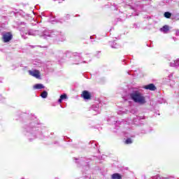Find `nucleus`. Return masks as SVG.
Listing matches in <instances>:
<instances>
[{
  "label": "nucleus",
  "mask_w": 179,
  "mask_h": 179,
  "mask_svg": "<svg viewBox=\"0 0 179 179\" xmlns=\"http://www.w3.org/2000/svg\"><path fill=\"white\" fill-rule=\"evenodd\" d=\"M45 87L43 84H36L34 85V89L36 90H41V89H45Z\"/></svg>",
  "instance_id": "obj_16"
},
{
  "label": "nucleus",
  "mask_w": 179,
  "mask_h": 179,
  "mask_svg": "<svg viewBox=\"0 0 179 179\" xmlns=\"http://www.w3.org/2000/svg\"><path fill=\"white\" fill-rule=\"evenodd\" d=\"M66 99H68V96H66V94H62L60 96V98L58 100V103H62V101L65 100Z\"/></svg>",
  "instance_id": "obj_15"
},
{
  "label": "nucleus",
  "mask_w": 179,
  "mask_h": 179,
  "mask_svg": "<svg viewBox=\"0 0 179 179\" xmlns=\"http://www.w3.org/2000/svg\"><path fill=\"white\" fill-rule=\"evenodd\" d=\"M25 34L26 36H40V31H35L33 29H30Z\"/></svg>",
  "instance_id": "obj_9"
},
{
  "label": "nucleus",
  "mask_w": 179,
  "mask_h": 179,
  "mask_svg": "<svg viewBox=\"0 0 179 179\" xmlns=\"http://www.w3.org/2000/svg\"><path fill=\"white\" fill-rule=\"evenodd\" d=\"M52 36H54L53 38H55V41L57 42H62L66 40V37H65V34L61 31H54L53 34H52Z\"/></svg>",
  "instance_id": "obj_3"
},
{
  "label": "nucleus",
  "mask_w": 179,
  "mask_h": 179,
  "mask_svg": "<svg viewBox=\"0 0 179 179\" xmlns=\"http://www.w3.org/2000/svg\"><path fill=\"white\" fill-rule=\"evenodd\" d=\"M54 1H57V0H54ZM59 1V3H61V2L65 1V0H58Z\"/></svg>",
  "instance_id": "obj_26"
},
{
  "label": "nucleus",
  "mask_w": 179,
  "mask_h": 179,
  "mask_svg": "<svg viewBox=\"0 0 179 179\" xmlns=\"http://www.w3.org/2000/svg\"><path fill=\"white\" fill-rule=\"evenodd\" d=\"M113 9H114V10H117V7L115 6Z\"/></svg>",
  "instance_id": "obj_30"
},
{
  "label": "nucleus",
  "mask_w": 179,
  "mask_h": 179,
  "mask_svg": "<svg viewBox=\"0 0 179 179\" xmlns=\"http://www.w3.org/2000/svg\"><path fill=\"white\" fill-rule=\"evenodd\" d=\"M3 40L4 43H8L12 40V34L9 32L6 33L3 35Z\"/></svg>",
  "instance_id": "obj_8"
},
{
  "label": "nucleus",
  "mask_w": 179,
  "mask_h": 179,
  "mask_svg": "<svg viewBox=\"0 0 179 179\" xmlns=\"http://www.w3.org/2000/svg\"><path fill=\"white\" fill-rule=\"evenodd\" d=\"M83 64H86V61H83Z\"/></svg>",
  "instance_id": "obj_31"
},
{
  "label": "nucleus",
  "mask_w": 179,
  "mask_h": 179,
  "mask_svg": "<svg viewBox=\"0 0 179 179\" xmlns=\"http://www.w3.org/2000/svg\"><path fill=\"white\" fill-rule=\"evenodd\" d=\"M28 73L31 76H33L36 79H41V76L40 74V71L38 70H29Z\"/></svg>",
  "instance_id": "obj_7"
},
{
  "label": "nucleus",
  "mask_w": 179,
  "mask_h": 179,
  "mask_svg": "<svg viewBox=\"0 0 179 179\" xmlns=\"http://www.w3.org/2000/svg\"><path fill=\"white\" fill-rule=\"evenodd\" d=\"M169 66H172L173 68H178V66H179V59H177L173 62H171L169 64Z\"/></svg>",
  "instance_id": "obj_12"
},
{
  "label": "nucleus",
  "mask_w": 179,
  "mask_h": 179,
  "mask_svg": "<svg viewBox=\"0 0 179 179\" xmlns=\"http://www.w3.org/2000/svg\"><path fill=\"white\" fill-rule=\"evenodd\" d=\"M69 17H71V15H69V14H67V15H66V19H69Z\"/></svg>",
  "instance_id": "obj_21"
},
{
  "label": "nucleus",
  "mask_w": 179,
  "mask_h": 179,
  "mask_svg": "<svg viewBox=\"0 0 179 179\" xmlns=\"http://www.w3.org/2000/svg\"><path fill=\"white\" fill-rule=\"evenodd\" d=\"M111 48H117V46H115V45H114V43H113V45H111Z\"/></svg>",
  "instance_id": "obj_22"
},
{
  "label": "nucleus",
  "mask_w": 179,
  "mask_h": 179,
  "mask_svg": "<svg viewBox=\"0 0 179 179\" xmlns=\"http://www.w3.org/2000/svg\"><path fill=\"white\" fill-rule=\"evenodd\" d=\"M133 9H134V10H138V7H134Z\"/></svg>",
  "instance_id": "obj_27"
},
{
  "label": "nucleus",
  "mask_w": 179,
  "mask_h": 179,
  "mask_svg": "<svg viewBox=\"0 0 179 179\" xmlns=\"http://www.w3.org/2000/svg\"><path fill=\"white\" fill-rule=\"evenodd\" d=\"M41 134L40 131H38V129H37V127L34 125H31V127H29L27 128V134L26 136H27L29 141L31 142L34 139H36V138H41V136H40Z\"/></svg>",
  "instance_id": "obj_1"
},
{
  "label": "nucleus",
  "mask_w": 179,
  "mask_h": 179,
  "mask_svg": "<svg viewBox=\"0 0 179 179\" xmlns=\"http://www.w3.org/2000/svg\"><path fill=\"white\" fill-rule=\"evenodd\" d=\"M125 113V112H122V111H119L118 112V114H124Z\"/></svg>",
  "instance_id": "obj_24"
},
{
  "label": "nucleus",
  "mask_w": 179,
  "mask_h": 179,
  "mask_svg": "<svg viewBox=\"0 0 179 179\" xmlns=\"http://www.w3.org/2000/svg\"><path fill=\"white\" fill-rule=\"evenodd\" d=\"M90 111L93 115H97V114H100L101 112V108L99 105H93Z\"/></svg>",
  "instance_id": "obj_6"
},
{
  "label": "nucleus",
  "mask_w": 179,
  "mask_h": 179,
  "mask_svg": "<svg viewBox=\"0 0 179 179\" xmlns=\"http://www.w3.org/2000/svg\"><path fill=\"white\" fill-rule=\"evenodd\" d=\"M82 61H83L82 53H75L72 64L73 65H79V64H82Z\"/></svg>",
  "instance_id": "obj_5"
},
{
  "label": "nucleus",
  "mask_w": 179,
  "mask_h": 179,
  "mask_svg": "<svg viewBox=\"0 0 179 179\" xmlns=\"http://www.w3.org/2000/svg\"><path fill=\"white\" fill-rule=\"evenodd\" d=\"M80 163H82L83 162V159H79Z\"/></svg>",
  "instance_id": "obj_28"
},
{
  "label": "nucleus",
  "mask_w": 179,
  "mask_h": 179,
  "mask_svg": "<svg viewBox=\"0 0 179 179\" xmlns=\"http://www.w3.org/2000/svg\"><path fill=\"white\" fill-rule=\"evenodd\" d=\"M111 178L112 179H122V176H121V174H120V173H113L111 176Z\"/></svg>",
  "instance_id": "obj_14"
},
{
  "label": "nucleus",
  "mask_w": 179,
  "mask_h": 179,
  "mask_svg": "<svg viewBox=\"0 0 179 179\" xmlns=\"http://www.w3.org/2000/svg\"><path fill=\"white\" fill-rule=\"evenodd\" d=\"M116 124H120V122H116Z\"/></svg>",
  "instance_id": "obj_32"
},
{
  "label": "nucleus",
  "mask_w": 179,
  "mask_h": 179,
  "mask_svg": "<svg viewBox=\"0 0 179 179\" xmlns=\"http://www.w3.org/2000/svg\"><path fill=\"white\" fill-rule=\"evenodd\" d=\"M150 179H157V176H153Z\"/></svg>",
  "instance_id": "obj_25"
},
{
  "label": "nucleus",
  "mask_w": 179,
  "mask_h": 179,
  "mask_svg": "<svg viewBox=\"0 0 179 179\" xmlns=\"http://www.w3.org/2000/svg\"><path fill=\"white\" fill-rule=\"evenodd\" d=\"M169 30L170 29H169L168 25H164L162 28L160 29V31H162V33H164L165 34H167Z\"/></svg>",
  "instance_id": "obj_13"
},
{
  "label": "nucleus",
  "mask_w": 179,
  "mask_h": 179,
  "mask_svg": "<svg viewBox=\"0 0 179 179\" xmlns=\"http://www.w3.org/2000/svg\"><path fill=\"white\" fill-rule=\"evenodd\" d=\"M176 36H179V30H177V31H176Z\"/></svg>",
  "instance_id": "obj_23"
},
{
  "label": "nucleus",
  "mask_w": 179,
  "mask_h": 179,
  "mask_svg": "<svg viewBox=\"0 0 179 179\" xmlns=\"http://www.w3.org/2000/svg\"><path fill=\"white\" fill-rule=\"evenodd\" d=\"M129 96L134 103H138V104H145V103H146L145 95L138 90L133 91L130 93Z\"/></svg>",
  "instance_id": "obj_2"
},
{
  "label": "nucleus",
  "mask_w": 179,
  "mask_h": 179,
  "mask_svg": "<svg viewBox=\"0 0 179 179\" xmlns=\"http://www.w3.org/2000/svg\"><path fill=\"white\" fill-rule=\"evenodd\" d=\"M48 96V92H47V91H43L41 94V96L42 97V99H47Z\"/></svg>",
  "instance_id": "obj_17"
},
{
  "label": "nucleus",
  "mask_w": 179,
  "mask_h": 179,
  "mask_svg": "<svg viewBox=\"0 0 179 179\" xmlns=\"http://www.w3.org/2000/svg\"><path fill=\"white\" fill-rule=\"evenodd\" d=\"M0 99H1V96H0Z\"/></svg>",
  "instance_id": "obj_34"
},
{
  "label": "nucleus",
  "mask_w": 179,
  "mask_h": 179,
  "mask_svg": "<svg viewBox=\"0 0 179 179\" xmlns=\"http://www.w3.org/2000/svg\"><path fill=\"white\" fill-rule=\"evenodd\" d=\"M34 65H36V66H38L39 68L43 66V64L40 63V62H34Z\"/></svg>",
  "instance_id": "obj_20"
},
{
  "label": "nucleus",
  "mask_w": 179,
  "mask_h": 179,
  "mask_svg": "<svg viewBox=\"0 0 179 179\" xmlns=\"http://www.w3.org/2000/svg\"><path fill=\"white\" fill-rule=\"evenodd\" d=\"M164 17H166V19H170V17H171V13L169 12H165Z\"/></svg>",
  "instance_id": "obj_18"
},
{
  "label": "nucleus",
  "mask_w": 179,
  "mask_h": 179,
  "mask_svg": "<svg viewBox=\"0 0 179 179\" xmlns=\"http://www.w3.org/2000/svg\"><path fill=\"white\" fill-rule=\"evenodd\" d=\"M143 89H146L147 90H152V91L156 90V86H155V84H150V85L143 86Z\"/></svg>",
  "instance_id": "obj_11"
},
{
  "label": "nucleus",
  "mask_w": 179,
  "mask_h": 179,
  "mask_svg": "<svg viewBox=\"0 0 179 179\" xmlns=\"http://www.w3.org/2000/svg\"><path fill=\"white\" fill-rule=\"evenodd\" d=\"M82 97H83V99L85 100H90L91 96H90V93H89V92L87 91H83V94H82Z\"/></svg>",
  "instance_id": "obj_10"
},
{
  "label": "nucleus",
  "mask_w": 179,
  "mask_h": 179,
  "mask_svg": "<svg viewBox=\"0 0 179 179\" xmlns=\"http://www.w3.org/2000/svg\"><path fill=\"white\" fill-rule=\"evenodd\" d=\"M52 34H54V31H50V30L45 29L43 32L39 31V36L42 37V38H45V39H48L51 37L54 38V35Z\"/></svg>",
  "instance_id": "obj_4"
},
{
  "label": "nucleus",
  "mask_w": 179,
  "mask_h": 179,
  "mask_svg": "<svg viewBox=\"0 0 179 179\" xmlns=\"http://www.w3.org/2000/svg\"><path fill=\"white\" fill-rule=\"evenodd\" d=\"M90 38H92V36H90Z\"/></svg>",
  "instance_id": "obj_33"
},
{
  "label": "nucleus",
  "mask_w": 179,
  "mask_h": 179,
  "mask_svg": "<svg viewBox=\"0 0 179 179\" xmlns=\"http://www.w3.org/2000/svg\"><path fill=\"white\" fill-rule=\"evenodd\" d=\"M22 38H26V36L24 35H22Z\"/></svg>",
  "instance_id": "obj_29"
},
{
  "label": "nucleus",
  "mask_w": 179,
  "mask_h": 179,
  "mask_svg": "<svg viewBox=\"0 0 179 179\" xmlns=\"http://www.w3.org/2000/svg\"><path fill=\"white\" fill-rule=\"evenodd\" d=\"M125 143L127 145H131V143H132V139L131 138H127L126 141H125Z\"/></svg>",
  "instance_id": "obj_19"
}]
</instances>
